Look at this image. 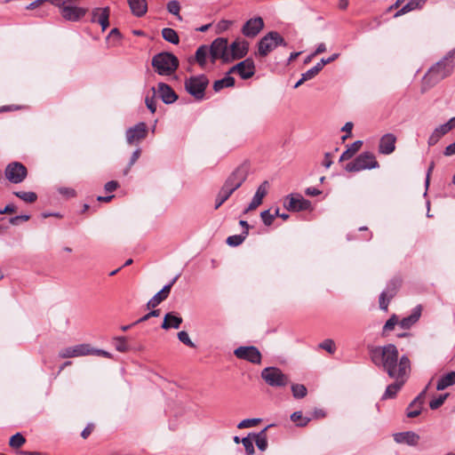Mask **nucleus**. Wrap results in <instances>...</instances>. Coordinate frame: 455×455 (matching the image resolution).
Listing matches in <instances>:
<instances>
[{"label":"nucleus","instance_id":"nucleus-1","mask_svg":"<svg viewBox=\"0 0 455 455\" xmlns=\"http://www.w3.org/2000/svg\"><path fill=\"white\" fill-rule=\"evenodd\" d=\"M455 68V48L450 51L440 61L432 66L423 77V90H427L445 77L449 76Z\"/></svg>","mask_w":455,"mask_h":455},{"label":"nucleus","instance_id":"nucleus-2","mask_svg":"<svg viewBox=\"0 0 455 455\" xmlns=\"http://www.w3.org/2000/svg\"><path fill=\"white\" fill-rule=\"evenodd\" d=\"M370 356L376 366L381 368L384 371L385 370H390L391 372H394L392 371L393 363L399 357V352L394 344H387L372 347L370 350Z\"/></svg>","mask_w":455,"mask_h":455},{"label":"nucleus","instance_id":"nucleus-3","mask_svg":"<svg viewBox=\"0 0 455 455\" xmlns=\"http://www.w3.org/2000/svg\"><path fill=\"white\" fill-rule=\"evenodd\" d=\"M49 2L59 8L61 18L66 21L78 22L88 12L87 8L76 5V2L68 0H49Z\"/></svg>","mask_w":455,"mask_h":455},{"label":"nucleus","instance_id":"nucleus-4","mask_svg":"<svg viewBox=\"0 0 455 455\" xmlns=\"http://www.w3.org/2000/svg\"><path fill=\"white\" fill-rule=\"evenodd\" d=\"M179 64L178 58L167 52L157 53L152 58V67L160 76L172 75L178 69Z\"/></svg>","mask_w":455,"mask_h":455},{"label":"nucleus","instance_id":"nucleus-5","mask_svg":"<svg viewBox=\"0 0 455 455\" xmlns=\"http://www.w3.org/2000/svg\"><path fill=\"white\" fill-rule=\"evenodd\" d=\"M279 45H287L284 38L278 32L270 31L259 41L255 55L260 58L267 57Z\"/></svg>","mask_w":455,"mask_h":455},{"label":"nucleus","instance_id":"nucleus-6","mask_svg":"<svg viewBox=\"0 0 455 455\" xmlns=\"http://www.w3.org/2000/svg\"><path fill=\"white\" fill-rule=\"evenodd\" d=\"M379 166L375 156L371 152H363L352 162L346 164V171L349 172H360L367 169H375Z\"/></svg>","mask_w":455,"mask_h":455},{"label":"nucleus","instance_id":"nucleus-7","mask_svg":"<svg viewBox=\"0 0 455 455\" xmlns=\"http://www.w3.org/2000/svg\"><path fill=\"white\" fill-rule=\"evenodd\" d=\"M209 84L206 76L199 75L187 78L185 81L186 91L196 100H202L204 98V92Z\"/></svg>","mask_w":455,"mask_h":455},{"label":"nucleus","instance_id":"nucleus-8","mask_svg":"<svg viewBox=\"0 0 455 455\" xmlns=\"http://www.w3.org/2000/svg\"><path fill=\"white\" fill-rule=\"evenodd\" d=\"M261 378L270 387H283L289 383V378L279 368L267 367L261 371Z\"/></svg>","mask_w":455,"mask_h":455},{"label":"nucleus","instance_id":"nucleus-9","mask_svg":"<svg viewBox=\"0 0 455 455\" xmlns=\"http://www.w3.org/2000/svg\"><path fill=\"white\" fill-rule=\"evenodd\" d=\"M209 48L212 63H215V61L220 59H221L224 62L230 60L228 39L218 37L211 44Z\"/></svg>","mask_w":455,"mask_h":455},{"label":"nucleus","instance_id":"nucleus-10","mask_svg":"<svg viewBox=\"0 0 455 455\" xmlns=\"http://www.w3.org/2000/svg\"><path fill=\"white\" fill-rule=\"evenodd\" d=\"M392 371L394 372H391L390 370H385L389 378L408 379L411 372V361L408 356L403 355L398 357L395 363H393Z\"/></svg>","mask_w":455,"mask_h":455},{"label":"nucleus","instance_id":"nucleus-11","mask_svg":"<svg viewBox=\"0 0 455 455\" xmlns=\"http://www.w3.org/2000/svg\"><path fill=\"white\" fill-rule=\"evenodd\" d=\"M4 174L10 182L19 184L26 179L28 170L21 163L12 162L6 166Z\"/></svg>","mask_w":455,"mask_h":455},{"label":"nucleus","instance_id":"nucleus-12","mask_svg":"<svg viewBox=\"0 0 455 455\" xmlns=\"http://www.w3.org/2000/svg\"><path fill=\"white\" fill-rule=\"evenodd\" d=\"M247 176V167L239 166L228 176L223 186L227 187L234 193L245 181Z\"/></svg>","mask_w":455,"mask_h":455},{"label":"nucleus","instance_id":"nucleus-13","mask_svg":"<svg viewBox=\"0 0 455 455\" xmlns=\"http://www.w3.org/2000/svg\"><path fill=\"white\" fill-rule=\"evenodd\" d=\"M235 355L251 363L259 364L261 363V354L259 350L253 346L239 347L234 351Z\"/></svg>","mask_w":455,"mask_h":455},{"label":"nucleus","instance_id":"nucleus-14","mask_svg":"<svg viewBox=\"0 0 455 455\" xmlns=\"http://www.w3.org/2000/svg\"><path fill=\"white\" fill-rule=\"evenodd\" d=\"M283 206L288 211L299 212L309 209L311 203L300 195H289L284 199Z\"/></svg>","mask_w":455,"mask_h":455},{"label":"nucleus","instance_id":"nucleus-15","mask_svg":"<svg viewBox=\"0 0 455 455\" xmlns=\"http://www.w3.org/2000/svg\"><path fill=\"white\" fill-rule=\"evenodd\" d=\"M109 7H95L91 12L90 21L100 25L101 30L105 31L109 27Z\"/></svg>","mask_w":455,"mask_h":455},{"label":"nucleus","instance_id":"nucleus-16","mask_svg":"<svg viewBox=\"0 0 455 455\" xmlns=\"http://www.w3.org/2000/svg\"><path fill=\"white\" fill-rule=\"evenodd\" d=\"M236 73L242 79L251 78L255 74V64L251 59H246L233 66L228 74Z\"/></svg>","mask_w":455,"mask_h":455},{"label":"nucleus","instance_id":"nucleus-17","mask_svg":"<svg viewBox=\"0 0 455 455\" xmlns=\"http://www.w3.org/2000/svg\"><path fill=\"white\" fill-rule=\"evenodd\" d=\"M148 133L147 125L140 122L126 131V140L129 145L138 143L146 138Z\"/></svg>","mask_w":455,"mask_h":455},{"label":"nucleus","instance_id":"nucleus-18","mask_svg":"<svg viewBox=\"0 0 455 455\" xmlns=\"http://www.w3.org/2000/svg\"><path fill=\"white\" fill-rule=\"evenodd\" d=\"M91 347L88 344H79L61 349L59 353L60 358L79 357L90 355Z\"/></svg>","mask_w":455,"mask_h":455},{"label":"nucleus","instance_id":"nucleus-19","mask_svg":"<svg viewBox=\"0 0 455 455\" xmlns=\"http://www.w3.org/2000/svg\"><path fill=\"white\" fill-rule=\"evenodd\" d=\"M264 28V21L260 17L248 20L242 28V33L247 37H255Z\"/></svg>","mask_w":455,"mask_h":455},{"label":"nucleus","instance_id":"nucleus-20","mask_svg":"<svg viewBox=\"0 0 455 455\" xmlns=\"http://www.w3.org/2000/svg\"><path fill=\"white\" fill-rule=\"evenodd\" d=\"M249 51V43L241 38L235 39L229 46L230 60L242 59Z\"/></svg>","mask_w":455,"mask_h":455},{"label":"nucleus","instance_id":"nucleus-21","mask_svg":"<svg viewBox=\"0 0 455 455\" xmlns=\"http://www.w3.org/2000/svg\"><path fill=\"white\" fill-rule=\"evenodd\" d=\"M156 94L163 100L165 104H172L177 100L178 95L172 89L170 85L164 83H159L157 84V91Z\"/></svg>","mask_w":455,"mask_h":455},{"label":"nucleus","instance_id":"nucleus-22","mask_svg":"<svg viewBox=\"0 0 455 455\" xmlns=\"http://www.w3.org/2000/svg\"><path fill=\"white\" fill-rule=\"evenodd\" d=\"M454 126L455 117H452L447 123L436 127L428 139V144L435 145L443 135L448 133Z\"/></svg>","mask_w":455,"mask_h":455},{"label":"nucleus","instance_id":"nucleus-23","mask_svg":"<svg viewBox=\"0 0 455 455\" xmlns=\"http://www.w3.org/2000/svg\"><path fill=\"white\" fill-rule=\"evenodd\" d=\"M396 137L393 133L384 134L379 140V152L383 155H390L395 149Z\"/></svg>","mask_w":455,"mask_h":455},{"label":"nucleus","instance_id":"nucleus-24","mask_svg":"<svg viewBox=\"0 0 455 455\" xmlns=\"http://www.w3.org/2000/svg\"><path fill=\"white\" fill-rule=\"evenodd\" d=\"M267 188H268V182L265 180L262 182L259 188H257V191L248 205V207L245 209L244 212H248L250 211L255 210L258 206H259L262 204L263 198L267 194Z\"/></svg>","mask_w":455,"mask_h":455},{"label":"nucleus","instance_id":"nucleus-25","mask_svg":"<svg viewBox=\"0 0 455 455\" xmlns=\"http://www.w3.org/2000/svg\"><path fill=\"white\" fill-rule=\"evenodd\" d=\"M427 393V387L421 391L419 395L414 398V400L409 404L407 409V417L415 418L419 416L421 412L422 405L425 401V396Z\"/></svg>","mask_w":455,"mask_h":455},{"label":"nucleus","instance_id":"nucleus-26","mask_svg":"<svg viewBox=\"0 0 455 455\" xmlns=\"http://www.w3.org/2000/svg\"><path fill=\"white\" fill-rule=\"evenodd\" d=\"M394 439L398 443H406L409 445H417L419 441V435L414 432H401L394 435Z\"/></svg>","mask_w":455,"mask_h":455},{"label":"nucleus","instance_id":"nucleus-27","mask_svg":"<svg viewBox=\"0 0 455 455\" xmlns=\"http://www.w3.org/2000/svg\"><path fill=\"white\" fill-rule=\"evenodd\" d=\"M182 317H180L178 314L174 312H169L165 314L161 327L164 330L171 328L179 329L182 323Z\"/></svg>","mask_w":455,"mask_h":455},{"label":"nucleus","instance_id":"nucleus-28","mask_svg":"<svg viewBox=\"0 0 455 455\" xmlns=\"http://www.w3.org/2000/svg\"><path fill=\"white\" fill-rule=\"evenodd\" d=\"M395 379V382L387 387L386 391L382 395V400L392 399V398L395 397L398 391L402 388V387L407 381V379Z\"/></svg>","mask_w":455,"mask_h":455},{"label":"nucleus","instance_id":"nucleus-29","mask_svg":"<svg viewBox=\"0 0 455 455\" xmlns=\"http://www.w3.org/2000/svg\"><path fill=\"white\" fill-rule=\"evenodd\" d=\"M421 315V307L418 306L413 309L411 315L407 317L403 318L399 321V325L401 328L404 330L410 329L415 323L418 322Z\"/></svg>","mask_w":455,"mask_h":455},{"label":"nucleus","instance_id":"nucleus-30","mask_svg":"<svg viewBox=\"0 0 455 455\" xmlns=\"http://www.w3.org/2000/svg\"><path fill=\"white\" fill-rule=\"evenodd\" d=\"M131 11L133 15L142 17L148 11V4L146 0H127Z\"/></svg>","mask_w":455,"mask_h":455},{"label":"nucleus","instance_id":"nucleus-31","mask_svg":"<svg viewBox=\"0 0 455 455\" xmlns=\"http://www.w3.org/2000/svg\"><path fill=\"white\" fill-rule=\"evenodd\" d=\"M208 57H210L209 46L204 44L198 47L195 54V60L198 63V65L201 68L205 67Z\"/></svg>","mask_w":455,"mask_h":455},{"label":"nucleus","instance_id":"nucleus-32","mask_svg":"<svg viewBox=\"0 0 455 455\" xmlns=\"http://www.w3.org/2000/svg\"><path fill=\"white\" fill-rule=\"evenodd\" d=\"M455 384V371H450L441 377L436 385V389L441 391Z\"/></svg>","mask_w":455,"mask_h":455},{"label":"nucleus","instance_id":"nucleus-33","mask_svg":"<svg viewBox=\"0 0 455 455\" xmlns=\"http://www.w3.org/2000/svg\"><path fill=\"white\" fill-rule=\"evenodd\" d=\"M363 142L361 140H356L354 143H352L340 156L339 162H344L347 160L351 159L355 153L360 149L362 147Z\"/></svg>","mask_w":455,"mask_h":455},{"label":"nucleus","instance_id":"nucleus-34","mask_svg":"<svg viewBox=\"0 0 455 455\" xmlns=\"http://www.w3.org/2000/svg\"><path fill=\"white\" fill-rule=\"evenodd\" d=\"M267 427L262 429L258 434H252L253 441H255V443L259 450L264 451L267 448Z\"/></svg>","mask_w":455,"mask_h":455},{"label":"nucleus","instance_id":"nucleus-35","mask_svg":"<svg viewBox=\"0 0 455 455\" xmlns=\"http://www.w3.org/2000/svg\"><path fill=\"white\" fill-rule=\"evenodd\" d=\"M233 194V192L225 186H222L215 199V209H219Z\"/></svg>","mask_w":455,"mask_h":455},{"label":"nucleus","instance_id":"nucleus-36","mask_svg":"<svg viewBox=\"0 0 455 455\" xmlns=\"http://www.w3.org/2000/svg\"><path fill=\"white\" fill-rule=\"evenodd\" d=\"M235 84V79L234 77L230 76H226L222 79L217 80L213 84V90L215 92H220L223 88L226 87H232Z\"/></svg>","mask_w":455,"mask_h":455},{"label":"nucleus","instance_id":"nucleus-37","mask_svg":"<svg viewBox=\"0 0 455 455\" xmlns=\"http://www.w3.org/2000/svg\"><path fill=\"white\" fill-rule=\"evenodd\" d=\"M162 36L165 41L173 44H178L180 42L177 32L170 28H165L162 30Z\"/></svg>","mask_w":455,"mask_h":455},{"label":"nucleus","instance_id":"nucleus-38","mask_svg":"<svg viewBox=\"0 0 455 455\" xmlns=\"http://www.w3.org/2000/svg\"><path fill=\"white\" fill-rule=\"evenodd\" d=\"M246 237H247V231H243V233L240 235H234L228 236L227 238V243L229 246L235 247V246L242 244Z\"/></svg>","mask_w":455,"mask_h":455},{"label":"nucleus","instance_id":"nucleus-39","mask_svg":"<svg viewBox=\"0 0 455 455\" xmlns=\"http://www.w3.org/2000/svg\"><path fill=\"white\" fill-rule=\"evenodd\" d=\"M13 194L26 203H34L37 199V195L35 192L16 191Z\"/></svg>","mask_w":455,"mask_h":455},{"label":"nucleus","instance_id":"nucleus-40","mask_svg":"<svg viewBox=\"0 0 455 455\" xmlns=\"http://www.w3.org/2000/svg\"><path fill=\"white\" fill-rule=\"evenodd\" d=\"M25 443V437L20 433H16L10 438L9 445L12 448L18 449L20 448Z\"/></svg>","mask_w":455,"mask_h":455},{"label":"nucleus","instance_id":"nucleus-41","mask_svg":"<svg viewBox=\"0 0 455 455\" xmlns=\"http://www.w3.org/2000/svg\"><path fill=\"white\" fill-rule=\"evenodd\" d=\"M241 443H243L247 455L254 454L252 434H249L248 436L242 438Z\"/></svg>","mask_w":455,"mask_h":455},{"label":"nucleus","instance_id":"nucleus-42","mask_svg":"<svg viewBox=\"0 0 455 455\" xmlns=\"http://www.w3.org/2000/svg\"><path fill=\"white\" fill-rule=\"evenodd\" d=\"M291 392L295 398L300 399L307 395V390L304 385L293 384L291 386Z\"/></svg>","mask_w":455,"mask_h":455},{"label":"nucleus","instance_id":"nucleus-43","mask_svg":"<svg viewBox=\"0 0 455 455\" xmlns=\"http://www.w3.org/2000/svg\"><path fill=\"white\" fill-rule=\"evenodd\" d=\"M291 419L296 423L298 427H305L309 422L308 418H304L301 411H295L291 415Z\"/></svg>","mask_w":455,"mask_h":455},{"label":"nucleus","instance_id":"nucleus-44","mask_svg":"<svg viewBox=\"0 0 455 455\" xmlns=\"http://www.w3.org/2000/svg\"><path fill=\"white\" fill-rule=\"evenodd\" d=\"M115 340V347L118 352H126L128 351V345L126 342V338L124 336L116 337L114 339Z\"/></svg>","mask_w":455,"mask_h":455},{"label":"nucleus","instance_id":"nucleus-45","mask_svg":"<svg viewBox=\"0 0 455 455\" xmlns=\"http://www.w3.org/2000/svg\"><path fill=\"white\" fill-rule=\"evenodd\" d=\"M427 0H409L405 4L408 12L422 9Z\"/></svg>","mask_w":455,"mask_h":455},{"label":"nucleus","instance_id":"nucleus-46","mask_svg":"<svg viewBox=\"0 0 455 455\" xmlns=\"http://www.w3.org/2000/svg\"><path fill=\"white\" fill-rule=\"evenodd\" d=\"M399 285L400 283L397 280H393L387 284L386 290L383 291L387 292L388 299H391L395 295Z\"/></svg>","mask_w":455,"mask_h":455},{"label":"nucleus","instance_id":"nucleus-47","mask_svg":"<svg viewBox=\"0 0 455 455\" xmlns=\"http://www.w3.org/2000/svg\"><path fill=\"white\" fill-rule=\"evenodd\" d=\"M396 324H399L398 317L393 315L383 326V335L387 331H393Z\"/></svg>","mask_w":455,"mask_h":455},{"label":"nucleus","instance_id":"nucleus-48","mask_svg":"<svg viewBox=\"0 0 455 455\" xmlns=\"http://www.w3.org/2000/svg\"><path fill=\"white\" fill-rule=\"evenodd\" d=\"M321 71V68L316 65H315L313 68H311L310 69H308L307 72L303 73L301 75L302 76V81H308V80H311L313 79L314 77H315L318 73Z\"/></svg>","mask_w":455,"mask_h":455},{"label":"nucleus","instance_id":"nucleus-49","mask_svg":"<svg viewBox=\"0 0 455 455\" xmlns=\"http://www.w3.org/2000/svg\"><path fill=\"white\" fill-rule=\"evenodd\" d=\"M167 298H165L163 294H161L159 291L149 299L147 306L148 308H155L157 307L162 301L165 300Z\"/></svg>","mask_w":455,"mask_h":455},{"label":"nucleus","instance_id":"nucleus-50","mask_svg":"<svg viewBox=\"0 0 455 455\" xmlns=\"http://www.w3.org/2000/svg\"><path fill=\"white\" fill-rule=\"evenodd\" d=\"M178 339L180 342L187 345L189 347H196L195 343L190 339L189 335L187 331H181L178 332Z\"/></svg>","mask_w":455,"mask_h":455},{"label":"nucleus","instance_id":"nucleus-51","mask_svg":"<svg viewBox=\"0 0 455 455\" xmlns=\"http://www.w3.org/2000/svg\"><path fill=\"white\" fill-rule=\"evenodd\" d=\"M167 10L170 13L178 16L180 20H181V17L180 16V3L176 0L170 1L167 4Z\"/></svg>","mask_w":455,"mask_h":455},{"label":"nucleus","instance_id":"nucleus-52","mask_svg":"<svg viewBox=\"0 0 455 455\" xmlns=\"http://www.w3.org/2000/svg\"><path fill=\"white\" fill-rule=\"evenodd\" d=\"M260 422V419H246L240 421L237 425L238 428H249L257 426Z\"/></svg>","mask_w":455,"mask_h":455},{"label":"nucleus","instance_id":"nucleus-53","mask_svg":"<svg viewBox=\"0 0 455 455\" xmlns=\"http://www.w3.org/2000/svg\"><path fill=\"white\" fill-rule=\"evenodd\" d=\"M319 347L330 354H334L336 347L332 339H327L320 343Z\"/></svg>","mask_w":455,"mask_h":455},{"label":"nucleus","instance_id":"nucleus-54","mask_svg":"<svg viewBox=\"0 0 455 455\" xmlns=\"http://www.w3.org/2000/svg\"><path fill=\"white\" fill-rule=\"evenodd\" d=\"M140 149L137 148L132 155V157L130 159V162L127 165V167L124 170V175H127L132 168V166L137 162L139 157L140 156Z\"/></svg>","mask_w":455,"mask_h":455},{"label":"nucleus","instance_id":"nucleus-55","mask_svg":"<svg viewBox=\"0 0 455 455\" xmlns=\"http://www.w3.org/2000/svg\"><path fill=\"white\" fill-rule=\"evenodd\" d=\"M152 90H153V96L146 97L145 103L147 105V108L150 110V112L155 113L156 111V102L155 100L156 90H155V88H153Z\"/></svg>","mask_w":455,"mask_h":455},{"label":"nucleus","instance_id":"nucleus-56","mask_svg":"<svg viewBox=\"0 0 455 455\" xmlns=\"http://www.w3.org/2000/svg\"><path fill=\"white\" fill-rule=\"evenodd\" d=\"M447 396H448L447 394L439 395V397H437L430 402L429 407L432 410L438 409L441 405H443V403H444Z\"/></svg>","mask_w":455,"mask_h":455},{"label":"nucleus","instance_id":"nucleus-57","mask_svg":"<svg viewBox=\"0 0 455 455\" xmlns=\"http://www.w3.org/2000/svg\"><path fill=\"white\" fill-rule=\"evenodd\" d=\"M260 217H261L263 223L266 226H270L275 220V215H273L269 210L262 212L260 213Z\"/></svg>","mask_w":455,"mask_h":455},{"label":"nucleus","instance_id":"nucleus-58","mask_svg":"<svg viewBox=\"0 0 455 455\" xmlns=\"http://www.w3.org/2000/svg\"><path fill=\"white\" fill-rule=\"evenodd\" d=\"M160 315V310L159 309H154L152 311H150L149 313L146 314L145 315H143L142 317H140L139 320H137L136 322L133 323V324H138L140 323H143V322H146L148 321L150 317H156Z\"/></svg>","mask_w":455,"mask_h":455},{"label":"nucleus","instance_id":"nucleus-59","mask_svg":"<svg viewBox=\"0 0 455 455\" xmlns=\"http://www.w3.org/2000/svg\"><path fill=\"white\" fill-rule=\"evenodd\" d=\"M389 301L390 299H388L387 292L382 291L379 296V307L382 310L387 311Z\"/></svg>","mask_w":455,"mask_h":455},{"label":"nucleus","instance_id":"nucleus-60","mask_svg":"<svg viewBox=\"0 0 455 455\" xmlns=\"http://www.w3.org/2000/svg\"><path fill=\"white\" fill-rule=\"evenodd\" d=\"M339 57L338 53L332 54L331 57L327 59H322L320 62L317 63V66L321 68V70L323 68V67L332 61H334Z\"/></svg>","mask_w":455,"mask_h":455},{"label":"nucleus","instance_id":"nucleus-61","mask_svg":"<svg viewBox=\"0 0 455 455\" xmlns=\"http://www.w3.org/2000/svg\"><path fill=\"white\" fill-rule=\"evenodd\" d=\"M90 355L103 356L107 358H112V355L108 353V351L102 350V349H97L91 347Z\"/></svg>","mask_w":455,"mask_h":455},{"label":"nucleus","instance_id":"nucleus-62","mask_svg":"<svg viewBox=\"0 0 455 455\" xmlns=\"http://www.w3.org/2000/svg\"><path fill=\"white\" fill-rule=\"evenodd\" d=\"M231 23H232L231 21L226 20H220L217 24L218 32H222V31L227 30L229 28V26L231 25Z\"/></svg>","mask_w":455,"mask_h":455},{"label":"nucleus","instance_id":"nucleus-63","mask_svg":"<svg viewBox=\"0 0 455 455\" xmlns=\"http://www.w3.org/2000/svg\"><path fill=\"white\" fill-rule=\"evenodd\" d=\"M59 192L60 194L68 197H74L76 196V191L70 188H59Z\"/></svg>","mask_w":455,"mask_h":455},{"label":"nucleus","instance_id":"nucleus-64","mask_svg":"<svg viewBox=\"0 0 455 455\" xmlns=\"http://www.w3.org/2000/svg\"><path fill=\"white\" fill-rule=\"evenodd\" d=\"M118 187V183L115 180L108 181L105 184V191L106 192H113L115 191Z\"/></svg>","mask_w":455,"mask_h":455}]
</instances>
